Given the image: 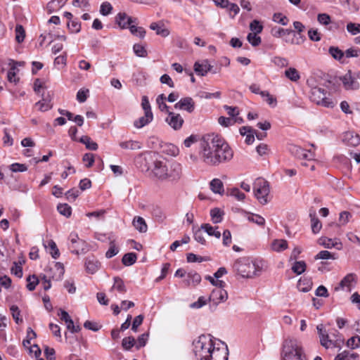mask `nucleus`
<instances>
[{
    "mask_svg": "<svg viewBox=\"0 0 360 360\" xmlns=\"http://www.w3.org/2000/svg\"><path fill=\"white\" fill-rule=\"evenodd\" d=\"M193 345L195 356L199 360H228L227 346L210 335L199 336Z\"/></svg>",
    "mask_w": 360,
    "mask_h": 360,
    "instance_id": "f257e3e1",
    "label": "nucleus"
},
{
    "mask_svg": "<svg viewBox=\"0 0 360 360\" xmlns=\"http://www.w3.org/2000/svg\"><path fill=\"white\" fill-rule=\"evenodd\" d=\"M218 146L219 143H216L215 134H207L201 139L199 155L203 162L212 166L219 165L220 155L216 150Z\"/></svg>",
    "mask_w": 360,
    "mask_h": 360,
    "instance_id": "f03ea898",
    "label": "nucleus"
},
{
    "mask_svg": "<svg viewBox=\"0 0 360 360\" xmlns=\"http://www.w3.org/2000/svg\"><path fill=\"white\" fill-rule=\"evenodd\" d=\"M233 271L243 278H252L260 274L262 267L257 261L248 257L237 259L233 264Z\"/></svg>",
    "mask_w": 360,
    "mask_h": 360,
    "instance_id": "7ed1b4c3",
    "label": "nucleus"
},
{
    "mask_svg": "<svg viewBox=\"0 0 360 360\" xmlns=\"http://www.w3.org/2000/svg\"><path fill=\"white\" fill-rule=\"evenodd\" d=\"M281 356V360H307L301 342L294 338L284 340Z\"/></svg>",
    "mask_w": 360,
    "mask_h": 360,
    "instance_id": "20e7f679",
    "label": "nucleus"
},
{
    "mask_svg": "<svg viewBox=\"0 0 360 360\" xmlns=\"http://www.w3.org/2000/svg\"><path fill=\"white\" fill-rule=\"evenodd\" d=\"M147 172H148V176L153 179L160 181L167 180V166L163 160L150 158V162L148 166Z\"/></svg>",
    "mask_w": 360,
    "mask_h": 360,
    "instance_id": "39448f33",
    "label": "nucleus"
},
{
    "mask_svg": "<svg viewBox=\"0 0 360 360\" xmlns=\"http://www.w3.org/2000/svg\"><path fill=\"white\" fill-rule=\"evenodd\" d=\"M253 190L255 198L262 205L268 203L270 191L268 181L262 178H257L254 183Z\"/></svg>",
    "mask_w": 360,
    "mask_h": 360,
    "instance_id": "423d86ee",
    "label": "nucleus"
},
{
    "mask_svg": "<svg viewBox=\"0 0 360 360\" xmlns=\"http://www.w3.org/2000/svg\"><path fill=\"white\" fill-rule=\"evenodd\" d=\"M327 91L320 87H314L311 89L310 99L317 105H321L326 108H333L334 102L326 96Z\"/></svg>",
    "mask_w": 360,
    "mask_h": 360,
    "instance_id": "0eeeda50",
    "label": "nucleus"
},
{
    "mask_svg": "<svg viewBox=\"0 0 360 360\" xmlns=\"http://www.w3.org/2000/svg\"><path fill=\"white\" fill-rule=\"evenodd\" d=\"M216 143H219V147L216 149L217 153L220 155L219 164L231 160L233 156V152L228 143L218 135H216Z\"/></svg>",
    "mask_w": 360,
    "mask_h": 360,
    "instance_id": "6e6552de",
    "label": "nucleus"
},
{
    "mask_svg": "<svg viewBox=\"0 0 360 360\" xmlns=\"http://www.w3.org/2000/svg\"><path fill=\"white\" fill-rule=\"evenodd\" d=\"M69 240L70 242L69 249L72 253L79 255L80 252H86L88 250L87 243L84 240L80 239L77 233H70Z\"/></svg>",
    "mask_w": 360,
    "mask_h": 360,
    "instance_id": "1a4fd4ad",
    "label": "nucleus"
},
{
    "mask_svg": "<svg viewBox=\"0 0 360 360\" xmlns=\"http://www.w3.org/2000/svg\"><path fill=\"white\" fill-rule=\"evenodd\" d=\"M182 176V165L176 161L172 162L169 167H167V180L170 181H178Z\"/></svg>",
    "mask_w": 360,
    "mask_h": 360,
    "instance_id": "9d476101",
    "label": "nucleus"
},
{
    "mask_svg": "<svg viewBox=\"0 0 360 360\" xmlns=\"http://www.w3.org/2000/svg\"><path fill=\"white\" fill-rule=\"evenodd\" d=\"M228 299L227 292L221 288H216L214 289L208 300L212 304L217 307L219 303L224 302Z\"/></svg>",
    "mask_w": 360,
    "mask_h": 360,
    "instance_id": "9b49d317",
    "label": "nucleus"
},
{
    "mask_svg": "<svg viewBox=\"0 0 360 360\" xmlns=\"http://www.w3.org/2000/svg\"><path fill=\"white\" fill-rule=\"evenodd\" d=\"M47 277L53 281H60L62 279L65 273V269L63 264L60 262L54 263L53 266H51L48 270H46Z\"/></svg>",
    "mask_w": 360,
    "mask_h": 360,
    "instance_id": "f8f14e48",
    "label": "nucleus"
},
{
    "mask_svg": "<svg viewBox=\"0 0 360 360\" xmlns=\"http://www.w3.org/2000/svg\"><path fill=\"white\" fill-rule=\"evenodd\" d=\"M288 150L295 157L300 159L312 160L314 158V153L311 150H306L300 146L294 144H290L288 146Z\"/></svg>",
    "mask_w": 360,
    "mask_h": 360,
    "instance_id": "ddd939ff",
    "label": "nucleus"
},
{
    "mask_svg": "<svg viewBox=\"0 0 360 360\" xmlns=\"http://www.w3.org/2000/svg\"><path fill=\"white\" fill-rule=\"evenodd\" d=\"M165 122L174 130H179L184 122L183 117L179 113L168 111Z\"/></svg>",
    "mask_w": 360,
    "mask_h": 360,
    "instance_id": "4468645a",
    "label": "nucleus"
},
{
    "mask_svg": "<svg viewBox=\"0 0 360 360\" xmlns=\"http://www.w3.org/2000/svg\"><path fill=\"white\" fill-rule=\"evenodd\" d=\"M340 80L346 90H356L359 88L360 85L357 79L352 75L350 71L341 77Z\"/></svg>",
    "mask_w": 360,
    "mask_h": 360,
    "instance_id": "2eb2a0df",
    "label": "nucleus"
},
{
    "mask_svg": "<svg viewBox=\"0 0 360 360\" xmlns=\"http://www.w3.org/2000/svg\"><path fill=\"white\" fill-rule=\"evenodd\" d=\"M174 108L191 113L195 110V102L191 97H185L175 103Z\"/></svg>",
    "mask_w": 360,
    "mask_h": 360,
    "instance_id": "dca6fc26",
    "label": "nucleus"
},
{
    "mask_svg": "<svg viewBox=\"0 0 360 360\" xmlns=\"http://www.w3.org/2000/svg\"><path fill=\"white\" fill-rule=\"evenodd\" d=\"M342 141L345 144L354 147L360 143V137L354 131H349L343 133Z\"/></svg>",
    "mask_w": 360,
    "mask_h": 360,
    "instance_id": "f3484780",
    "label": "nucleus"
},
{
    "mask_svg": "<svg viewBox=\"0 0 360 360\" xmlns=\"http://www.w3.org/2000/svg\"><path fill=\"white\" fill-rule=\"evenodd\" d=\"M194 70L197 75L205 76L208 72L216 73V71H212V65H211L207 60H204L202 63L195 62L194 64Z\"/></svg>",
    "mask_w": 360,
    "mask_h": 360,
    "instance_id": "a211bd4d",
    "label": "nucleus"
},
{
    "mask_svg": "<svg viewBox=\"0 0 360 360\" xmlns=\"http://www.w3.org/2000/svg\"><path fill=\"white\" fill-rule=\"evenodd\" d=\"M59 316L60 319L66 323L67 328L72 333H77L80 330L81 328L79 326H75L73 321L67 311L61 310Z\"/></svg>",
    "mask_w": 360,
    "mask_h": 360,
    "instance_id": "6ab92c4d",
    "label": "nucleus"
},
{
    "mask_svg": "<svg viewBox=\"0 0 360 360\" xmlns=\"http://www.w3.org/2000/svg\"><path fill=\"white\" fill-rule=\"evenodd\" d=\"M115 21L122 29H126L134 22L133 19L128 16L125 13H119L115 17Z\"/></svg>",
    "mask_w": 360,
    "mask_h": 360,
    "instance_id": "aec40b11",
    "label": "nucleus"
},
{
    "mask_svg": "<svg viewBox=\"0 0 360 360\" xmlns=\"http://www.w3.org/2000/svg\"><path fill=\"white\" fill-rule=\"evenodd\" d=\"M100 265V262L94 256L88 257L86 259V270L89 274H93L96 273L98 270Z\"/></svg>",
    "mask_w": 360,
    "mask_h": 360,
    "instance_id": "412c9836",
    "label": "nucleus"
},
{
    "mask_svg": "<svg viewBox=\"0 0 360 360\" xmlns=\"http://www.w3.org/2000/svg\"><path fill=\"white\" fill-rule=\"evenodd\" d=\"M240 134L241 136H246L245 141L248 145H250L255 141V134H256V130L252 129L251 127L244 126L240 129Z\"/></svg>",
    "mask_w": 360,
    "mask_h": 360,
    "instance_id": "4be33fe9",
    "label": "nucleus"
},
{
    "mask_svg": "<svg viewBox=\"0 0 360 360\" xmlns=\"http://www.w3.org/2000/svg\"><path fill=\"white\" fill-rule=\"evenodd\" d=\"M356 275L354 274H349L345 276L343 279L339 283V286L335 288V290H338L339 289H345L347 290H351V285L352 283L355 281Z\"/></svg>",
    "mask_w": 360,
    "mask_h": 360,
    "instance_id": "5701e85b",
    "label": "nucleus"
},
{
    "mask_svg": "<svg viewBox=\"0 0 360 360\" xmlns=\"http://www.w3.org/2000/svg\"><path fill=\"white\" fill-rule=\"evenodd\" d=\"M150 28L152 30L155 31L156 34L160 35L162 37H166L169 34V31L167 29L164 24L161 22H152L150 25Z\"/></svg>",
    "mask_w": 360,
    "mask_h": 360,
    "instance_id": "b1692460",
    "label": "nucleus"
},
{
    "mask_svg": "<svg viewBox=\"0 0 360 360\" xmlns=\"http://www.w3.org/2000/svg\"><path fill=\"white\" fill-rule=\"evenodd\" d=\"M319 244L324 246L326 248H332L333 247H335L338 250H340L342 247V245L341 243L338 242L337 240H333L331 238H321L319 240Z\"/></svg>",
    "mask_w": 360,
    "mask_h": 360,
    "instance_id": "393cba45",
    "label": "nucleus"
},
{
    "mask_svg": "<svg viewBox=\"0 0 360 360\" xmlns=\"http://www.w3.org/2000/svg\"><path fill=\"white\" fill-rule=\"evenodd\" d=\"M153 119V113L146 112V113H145L144 116L141 117L137 120H136L134 123V125L135 127L140 129V128H142L143 127L146 126L150 122H152Z\"/></svg>",
    "mask_w": 360,
    "mask_h": 360,
    "instance_id": "a878e982",
    "label": "nucleus"
},
{
    "mask_svg": "<svg viewBox=\"0 0 360 360\" xmlns=\"http://www.w3.org/2000/svg\"><path fill=\"white\" fill-rule=\"evenodd\" d=\"M311 223V230L314 233H318L321 229L322 224L316 217L315 211H311L309 213Z\"/></svg>",
    "mask_w": 360,
    "mask_h": 360,
    "instance_id": "bb28decb",
    "label": "nucleus"
},
{
    "mask_svg": "<svg viewBox=\"0 0 360 360\" xmlns=\"http://www.w3.org/2000/svg\"><path fill=\"white\" fill-rule=\"evenodd\" d=\"M119 145L123 149L132 150L141 149L142 147L141 143L140 142L133 140L122 141L120 143Z\"/></svg>",
    "mask_w": 360,
    "mask_h": 360,
    "instance_id": "cd10ccee",
    "label": "nucleus"
},
{
    "mask_svg": "<svg viewBox=\"0 0 360 360\" xmlns=\"http://www.w3.org/2000/svg\"><path fill=\"white\" fill-rule=\"evenodd\" d=\"M133 226L134 228L141 233H145L147 231L148 226L144 220L141 217H136L133 220Z\"/></svg>",
    "mask_w": 360,
    "mask_h": 360,
    "instance_id": "c85d7f7f",
    "label": "nucleus"
},
{
    "mask_svg": "<svg viewBox=\"0 0 360 360\" xmlns=\"http://www.w3.org/2000/svg\"><path fill=\"white\" fill-rule=\"evenodd\" d=\"M210 189L214 193L223 194L224 192V184L219 179H214L210 184Z\"/></svg>",
    "mask_w": 360,
    "mask_h": 360,
    "instance_id": "c756f323",
    "label": "nucleus"
},
{
    "mask_svg": "<svg viewBox=\"0 0 360 360\" xmlns=\"http://www.w3.org/2000/svg\"><path fill=\"white\" fill-rule=\"evenodd\" d=\"M271 248L276 252H282L288 248V242L284 239L274 240L271 243Z\"/></svg>",
    "mask_w": 360,
    "mask_h": 360,
    "instance_id": "7c9ffc66",
    "label": "nucleus"
},
{
    "mask_svg": "<svg viewBox=\"0 0 360 360\" xmlns=\"http://www.w3.org/2000/svg\"><path fill=\"white\" fill-rule=\"evenodd\" d=\"M201 281V277L199 274L195 271H191L187 274V278L185 280L186 285H195L198 284Z\"/></svg>",
    "mask_w": 360,
    "mask_h": 360,
    "instance_id": "2f4dec72",
    "label": "nucleus"
},
{
    "mask_svg": "<svg viewBox=\"0 0 360 360\" xmlns=\"http://www.w3.org/2000/svg\"><path fill=\"white\" fill-rule=\"evenodd\" d=\"M152 216L155 221L162 223L166 219V215L163 210L160 207H154L152 210Z\"/></svg>",
    "mask_w": 360,
    "mask_h": 360,
    "instance_id": "473e14b6",
    "label": "nucleus"
},
{
    "mask_svg": "<svg viewBox=\"0 0 360 360\" xmlns=\"http://www.w3.org/2000/svg\"><path fill=\"white\" fill-rule=\"evenodd\" d=\"M338 340H333L330 339L328 332L320 340L321 345L326 349H328L330 347H338Z\"/></svg>",
    "mask_w": 360,
    "mask_h": 360,
    "instance_id": "72a5a7b5",
    "label": "nucleus"
},
{
    "mask_svg": "<svg viewBox=\"0 0 360 360\" xmlns=\"http://www.w3.org/2000/svg\"><path fill=\"white\" fill-rule=\"evenodd\" d=\"M312 288V282L310 279L303 278L300 279L297 283V288L300 291L303 292H309Z\"/></svg>",
    "mask_w": 360,
    "mask_h": 360,
    "instance_id": "f704fd0d",
    "label": "nucleus"
},
{
    "mask_svg": "<svg viewBox=\"0 0 360 360\" xmlns=\"http://www.w3.org/2000/svg\"><path fill=\"white\" fill-rule=\"evenodd\" d=\"M217 227L214 228L210 224H202L201 225V229H203L205 232L207 233V235L210 236H214L217 238H219L221 237V233L217 230Z\"/></svg>",
    "mask_w": 360,
    "mask_h": 360,
    "instance_id": "c9c22d12",
    "label": "nucleus"
},
{
    "mask_svg": "<svg viewBox=\"0 0 360 360\" xmlns=\"http://www.w3.org/2000/svg\"><path fill=\"white\" fill-rule=\"evenodd\" d=\"M79 141L84 144L88 150H96L98 149V144L88 136H82Z\"/></svg>",
    "mask_w": 360,
    "mask_h": 360,
    "instance_id": "e433bc0d",
    "label": "nucleus"
},
{
    "mask_svg": "<svg viewBox=\"0 0 360 360\" xmlns=\"http://www.w3.org/2000/svg\"><path fill=\"white\" fill-rule=\"evenodd\" d=\"M224 212L219 208H214L210 210V216L213 223H220L223 219Z\"/></svg>",
    "mask_w": 360,
    "mask_h": 360,
    "instance_id": "4c0bfd02",
    "label": "nucleus"
},
{
    "mask_svg": "<svg viewBox=\"0 0 360 360\" xmlns=\"http://www.w3.org/2000/svg\"><path fill=\"white\" fill-rule=\"evenodd\" d=\"M45 247L49 250V253L51 255L53 258L57 259L59 257L60 252L53 240H50L47 241V245H45Z\"/></svg>",
    "mask_w": 360,
    "mask_h": 360,
    "instance_id": "58836bf2",
    "label": "nucleus"
},
{
    "mask_svg": "<svg viewBox=\"0 0 360 360\" xmlns=\"http://www.w3.org/2000/svg\"><path fill=\"white\" fill-rule=\"evenodd\" d=\"M35 105L38 108L39 110L46 112L52 108L51 100L48 98H42L41 101L36 103Z\"/></svg>",
    "mask_w": 360,
    "mask_h": 360,
    "instance_id": "ea45409f",
    "label": "nucleus"
},
{
    "mask_svg": "<svg viewBox=\"0 0 360 360\" xmlns=\"http://www.w3.org/2000/svg\"><path fill=\"white\" fill-rule=\"evenodd\" d=\"M136 259L137 256L136 253L129 252L123 256L122 262L124 266H131L136 262Z\"/></svg>",
    "mask_w": 360,
    "mask_h": 360,
    "instance_id": "a19ab883",
    "label": "nucleus"
},
{
    "mask_svg": "<svg viewBox=\"0 0 360 360\" xmlns=\"http://www.w3.org/2000/svg\"><path fill=\"white\" fill-rule=\"evenodd\" d=\"M203 229H201V226L200 228L195 229V227H193V233L194 239L199 243L202 245L206 244V240L203 236Z\"/></svg>",
    "mask_w": 360,
    "mask_h": 360,
    "instance_id": "79ce46f5",
    "label": "nucleus"
},
{
    "mask_svg": "<svg viewBox=\"0 0 360 360\" xmlns=\"http://www.w3.org/2000/svg\"><path fill=\"white\" fill-rule=\"evenodd\" d=\"M285 75L292 82H297L300 79V75L298 71L294 68H290L285 71Z\"/></svg>",
    "mask_w": 360,
    "mask_h": 360,
    "instance_id": "37998d69",
    "label": "nucleus"
},
{
    "mask_svg": "<svg viewBox=\"0 0 360 360\" xmlns=\"http://www.w3.org/2000/svg\"><path fill=\"white\" fill-rule=\"evenodd\" d=\"M247 219L248 221L255 223L259 226H264L265 224L264 217L259 214L249 213L247 215Z\"/></svg>",
    "mask_w": 360,
    "mask_h": 360,
    "instance_id": "c03bdc74",
    "label": "nucleus"
},
{
    "mask_svg": "<svg viewBox=\"0 0 360 360\" xmlns=\"http://www.w3.org/2000/svg\"><path fill=\"white\" fill-rule=\"evenodd\" d=\"M306 263L304 261H297L294 263L292 266V270L297 275H300L306 270Z\"/></svg>",
    "mask_w": 360,
    "mask_h": 360,
    "instance_id": "a18cd8bd",
    "label": "nucleus"
},
{
    "mask_svg": "<svg viewBox=\"0 0 360 360\" xmlns=\"http://www.w3.org/2000/svg\"><path fill=\"white\" fill-rule=\"evenodd\" d=\"M328 52L334 59L338 60H340L345 56L344 52L338 47L335 46H330L328 49Z\"/></svg>",
    "mask_w": 360,
    "mask_h": 360,
    "instance_id": "49530a36",
    "label": "nucleus"
},
{
    "mask_svg": "<svg viewBox=\"0 0 360 360\" xmlns=\"http://www.w3.org/2000/svg\"><path fill=\"white\" fill-rule=\"evenodd\" d=\"M293 31L290 29H283L281 27H274L271 29V33L275 37H281L285 34H290Z\"/></svg>",
    "mask_w": 360,
    "mask_h": 360,
    "instance_id": "de8ad7c7",
    "label": "nucleus"
},
{
    "mask_svg": "<svg viewBox=\"0 0 360 360\" xmlns=\"http://www.w3.org/2000/svg\"><path fill=\"white\" fill-rule=\"evenodd\" d=\"M115 289L120 293H124L126 292V287L124 285V281L119 277L114 278V284L112 287V290Z\"/></svg>",
    "mask_w": 360,
    "mask_h": 360,
    "instance_id": "09e8293b",
    "label": "nucleus"
},
{
    "mask_svg": "<svg viewBox=\"0 0 360 360\" xmlns=\"http://www.w3.org/2000/svg\"><path fill=\"white\" fill-rule=\"evenodd\" d=\"M261 96L264 100L271 107H275L277 104V101L275 97L271 95L269 91H264L261 93Z\"/></svg>",
    "mask_w": 360,
    "mask_h": 360,
    "instance_id": "8fccbe9b",
    "label": "nucleus"
},
{
    "mask_svg": "<svg viewBox=\"0 0 360 360\" xmlns=\"http://www.w3.org/2000/svg\"><path fill=\"white\" fill-rule=\"evenodd\" d=\"M228 195L235 198L239 201H242L245 198V195L241 192L238 188H232L228 191Z\"/></svg>",
    "mask_w": 360,
    "mask_h": 360,
    "instance_id": "3c124183",
    "label": "nucleus"
},
{
    "mask_svg": "<svg viewBox=\"0 0 360 360\" xmlns=\"http://www.w3.org/2000/svg\"><path fill=\"white\" fill-rule=\"evenodd\" d=\"M133 50L134 53L139 57L145 58L148 56V52L145 46L141 44H135L133 46Z\"/></svg>",
    "mask_w": 360,
    "mask_h": 360,
    "instance_id": "603ef678",
    "label": "nucleus"
},
{
    "mask_svg": "<svg viewBox=\"0 0 360 360\" xmlns=\"http://www.w3.org/2000/svg\"><path fill=\"white\" fill-rule=\"evenodd\" d=\"M128 28L132 34L140 38H143L145 37L146 31L143 27H136L131 24Z\"/></svg>",
    "mask_w": 360,
    "mask_h": 360,
    "instance_id": "864d4df0",
    "label": "nucleus"
},
{
    "mask_svg": "<svg viewBox=\"0 0 360 360\" xmlns=\"http://www.w3.org/2000/svg\"><path fill=\"white\" fill-rule=\"evenodd\" d=\"M57 210L60 214L66 217H68L71 215L72 209L71 207L68 204H59L57 206Z\"/></svg>",
    "mask_w": 360,
    "mask_h": 360,
    "instance_id": "5fc2aeb1",
    "label": "nucleus"
},
{
    "mask_svg": "<svg viewBox=\"0 0 360 360\" xmlns=\"http://www.w3.org/2000/svg\"><path fill=\"white\" fill-rule=\"evenodd\" d=\"M27 288L30 291H33L35 289L37 285L39 283V279L35 275L29 276L27 278Z\"/></svg>",
    "mask_w": 360,
    "mask_h": 360,
    "instance_id": "6e6d98bb",
    "label": "nucleus"
},
{
    "mask_svg": "<svg viewBox=\"0 0 360 360\" xmlns=\"http://www.w3.org/2000/svg\"><path fill=\"white\" fill-rule=\"evenodd\" d=\"M15 39L18 43L23 41L25 37V32L21 25H17L15 27Z\"/></svg>",
    "mask_w": 360,
    "mask_h": 360,
    "instance_id": "4d7b16f0",
    "label": "nucleus"
},
{
    "mask_svg": "<svg viewBox=\"0 0 360 360\" xmlns=\"http://www.w3.org/2000/svg\"><path fill=\"white\" fill-rule=\"evenodd\" d=\"M16 66L13 65L7 73V78L10 82L17 84L19 81V78L16 76Z\"/></svg>",
    "mask_w": 360,
    "mask_h": 360,
    "instance_id": "13d9d810",
    "label": "nucleus"
},
{
    "mask_svg": "<svg viewBox=\"0 0 360 360\" xmlns=\"http://www.w3.org/2000/svg\"><path fill=\"white\" fill-rule=\"evenodd\" d=\"M250 29L252 34H259L262 32L263 26L257 20H252L250 24Z\"/></svg>",
    "mask_w": 360,
    "mask_h": 360,
    "instance_id": "bf43d9fd",
    "label": "nucleus"
},
{
    "mask_svg": "<svg viewBox=\"0 0 360 360\" xmlns=\"http://www.w3.org/2000/svg\"><path fill=\"white\" fill-rule=\"evenodd\" d=\"M165 100H167L166 96L164 94H160L157 97L156 102L161 111L166 110L168 112L169 107L165 103Z\"/></svg>",
    "mask_w": 360,
    "mask_h": 360,
    "instance_id": "052dcab7",
    "label": "nucleus"
},
{
    "mask_svg": "<svg viewBox=\"0 0 360 360\" xmlns=\"http://www.w3.org/2000/svg\"><path fill=\"white\" fill-rule=\"evenodd\" d=\"M247 40L253 46H257L261 43V37L257 34L249 33L247 36Z\"/></svg>",
    "mask_w": 360,
    "mask_h": 360,
    "instance_id": "680f3d73",
    "label": "nucleus"
},
{
    "mask_svg": "<svg viewBox=\"0 0 360 360\" xmlns=\"http://www.w3.org/2000/svg\"><path fill=\"white\" fill-rule=\"evenodd\" d=\"M273 20L282 25H286L288 23V19L285 15H283L281 13H274L273 15Z\"/></svg>",
    "mask_w": 360,
    "mask_h": 360,
    "instance_id": "e2e57ef3",
    "label": "nucleus"
},
{
    "mask_svg": "<svg viewBox=\"0 0 360 360\" xmlns=\"http://www.w3.org/2000/svg\"><path fill=\"white\" fill-rule=\"evenodd\" d=\"M10 310L12 314V316L15 320L16 323H20L22 322V319L20 318V311L19 308L16 305H12L10 308Z\"/></svg>",
    "mask_w": 360,
    "mask_h": 360,
    "instance_id": "0e129e2a",
    "label": "nucleus"
},
{
    "mask_svg": "<svg viewBox=\"0 0 360 360\" xmlns=\"http://www.w3.org/2000/svg\"><path fill=\"white\" fill-rule=\"evenodd\" d=\"M347 30L352 35H356L360 33V24L349 22L347 25Z\"/></svg>",
    "mask_w": 360,
    "mask_h": 360,
    "instance_id": "69168bd1",
    "label": "nucleus"
},
{
    "mask_svg": "<svg viewBox=\"0 0 360 360\" xmlns=\"http://www.w3.org/2000/svg\"><path fill=\"white\" fill-rule=\"evenodd\" d=\"M360 345V337L356 335L350 338L347 342V346L351 349L358 348Z\"/></svg>",
    "mask_w": 360,
    "mask_h": 360,
    "instance_id": "338daca9",
    "label": "nucleus"
},
{
    "mask_svg": "<svg viewBox=\"0 0 360 360\" xmlns=\"http://www.w3.org/2000/svg\"><path fill=\"white\" fill-rule=\"evenodd\" d=\"M135 344V339L131 337L124 338L122 342V347L126 350H129Z\"/></svg>",
    "mask_w": 360,
    "mask_h": 360,
    "instance_id": "774afa93",
    "label": "nucleus"
}]
</instances>
